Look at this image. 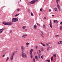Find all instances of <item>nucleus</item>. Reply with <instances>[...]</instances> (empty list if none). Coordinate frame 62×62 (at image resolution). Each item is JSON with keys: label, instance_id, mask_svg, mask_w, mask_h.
I'll use <instances>...</instances> for the list:
<instances>
[{"label": "nucleus", "instance_id": "obj_2", "mask_svg": "<svg viewBox=\"0 0 62 62\" xmlns=\"http://www.w3.org/2000/svg\"><path fill=\"white\" fill-rule=\"evenodd\" d=\"M2 23L3 24L6 25H12L13 24V23H12V22H8L4 21L2 22Z\"/></svg>", "mask_w": 62, "mask_h": 62}, {"label": "nucleus", "instance_id": "obj_18", "mask_svg": "<svg viewBox=\"0 0 62 62\" xmlns=\"http://www.w3.org/2000/svg\"><path fill=\"white\" fill-rule=\"evenodd\" d=\"M53 57L52 56L51 58V61H53Z\"/></svg>", "mask_w": 62, "mask_h": 62}, {"label": "nucleus", "instance_id": "obj_40", "mask_svg": "<svg viewBox=\"0 0 62 62\" xmlns=\"http://www.w3.org/2000/svg\"><path fill=\"white\" fill-rule=\"evenodd\" d=\"M55 37H59V35H56L55 36Z\"/></svg>", "mask_w": 62, "mask_h": 62}, {"label": "nucleus", "instance_id": "obj_41", "mask_svg": "<svg viewBox=\"0 0 62 62\" xmlns=\"http://www.w3.org/2000/svg\"><path fill=\"white\" fill-rule=\"evenodd\" d=\"M27 10L28 11H29V12H30V10H29L27 9Z\"/></svg>", "mask_w": 62, "mask_h": 62}, {"label": "nucleus", "instance_id": "obj_19", "mask_svg": "<svg viewBox=\"0 0 62 62\" xmlns=\"http://www.w3.org/2000/svg\"><path fill=\"white\" fill-rule=\"evenodd\" d=\"M46 62L48 61V62H50V61L49 60H46Z\"/></svg>", "mask_w": 62, "mask_h": 62}, {"label": "nucleus", "instance_id": "obj_25", "mask_svg": "<svg viewBox=\"0 0 62 62\" xmlns=\"http://www.w3.org/2000/svg\"><path fill=\"white\" fill-rule=\"evenodd\" d=\"M43 46H44V47H45V46H46V45H45V44H44L43 45Z\"/></svg>", "mask_w": 62, "mask_h": 62}, {"label": "nucleus", "instance_id": "obj_33", "mask_svg": "<svg viewBox=\"0 0 62 62\" xmlns=\"http://www.w3.org/2000/svg\"><path fill=\"white\" fill-rule=\"evenodd\" d=\"M43 26L44 28H45V25L44 24Z\"/></svg>", "mask_w": 62, "mask_h": 62}, {"label": "nucleus", "instance_id": "obj_31", "mask_svg": "<svg viewBox=\"0 0 62 62\" xmlns=\"http://www.w3.org/2000/svg\"><path fill=\"white\" fill-rule=\"evenodd\" d=\"M33 60L34 61V62H35V58H33Z\"/></svg>", "mask_w": 62, "mask_h": 62}, {"label": "nucleus", "instance_id": "obj_34", "mask_svg": "<svg viewBox=\"0 0 62 62\" xmlns=\"http://www.w3.org/2000/svg\"><path fill=\"white\" fill-rule=\"evenodd\" d=\"M41 58H42V59H43V56H41Z\"/></svg>", "mask_w": 62, "mask_h": 62}, {"label": "nucleus", "instance_id": "obj_29", "mask_svg": "<svg viewBox=\"0 0 62 62\" xmlns=\"http://www.w3.org/2000/svg\"><path fill=\"white\" fill-rule=\"evenodd\" d=\"M31 14L32 16H33V13H31Z\"/></svg>", "mask_w": 62, "mask_h": 62}, {"label": "nucleus", "instance_id": "obj_54", "mask_svg": "<svg viewBox=\"0 0 62 62\" xmlns=\"http://www.w3.org/2000/svg\"><path fill=\"white\" fill-rule=\"evenodd\" d=\"M44 44V43H43L42 44L43 45Z\"/></svg>", "mask_w": 62, "mask_h": 62}, {"label": "nucleus", "instance_id": "obj_47", "mask_svg": "<svg viewBox=\"0 0 62 62\" xmlns=\"http://www.w3.org/2000/svg\"><path fill=\"white\" fill-rule=\"evenodd\" d=\"M12 31L11 30L10 31V33H12Z\"/></svg>", "mask_w": 62, "mask_h": 62}, {"label": "nucleus", "instance_id": "obj_36", "mask_svg": "<svg viewBox=\"0 0 62 62\" xmlns=\"http://www.w3.org/2000/svg\"><path fill=\"white\" fill-rule=\"evenodd\" d=\"M60 44H62V41H60Z\"/></svg>", "mask_w": 62, "mask_h": 62}, {"label": "nucleus", "instance_id": "obj_11", "mask_svg": "<svg viewBox=\"0 0 62 62\" xmlns=\"http://www.w3.org/2000/svg\"><path fill=\"white\" fill-rule=\"evenodd\" d=\"M15 21L16 22H17L18 21V18H15Z\"/></svg>", "mask_w": 62, "mask_h": 62}, {"label": "nucleus", "instance_id": "obj_30", "mask_svg": "<svg viewBox=\"0 0 62 62\" xmlns=\"http://www.w3.org/2000/svg\"><path fill=\"white\" fill-rule=\"evenodd\" d=\"M53 56H54L55 57H56V54H54L53 55Z\"/></svg>", "mask_w": 62, "mask_h": 62}, {"label": "nucleus", "instance_id": "obj_52", "mask_svg": "<svg viewBox=\"0 0 62 62\" xmlns=\"http://www.w3.org/2000/svg\"><path fill=\"white\" fill-rule=\"evenodd\" d=\"M43 43H42V42H41V43H40V44H42Z\"/></svg>", "mask_w": 62, "mask_h": 62}, {"label": "nucleus", "instance_id": "obj_5", "mask_svg": "<svg viewBox=\"0 0 62 62\" xmlns=\"http://www.w3.org/2000/svg\"><path fill=\"white\" fill-rule=\"evenodd\" d=\"M15 55V52H14L11 55V56L10 59L11 60H13L14 58V55Z\"/></svg>", "mask_w": 62, "mask_h": 62}, {"label": "nucleus", "instance_id": "obj_22", "mask_svg": "<svg viewBox=\"0 0 62 62\" xmlns=\"http://www.w3.org/2000/svg\"><path fill=\"white\" fill-rule=\"evenodd\" d=\"M9 57H7V59L6 60V61H8V59H9Z\"/></svg>", "mask_w": 62, "mask_h": 62}, {"label": "nucleus", "instance_id": "obj_6", "mask_svg": "<svg viewBox=\"0 0 62 62\" xmlns=\"http://www.w3.org/2000/svg\"><path fill=\"white\" fill-rule=\"evenodd\" d=\"M35 2L34 1V0H32L31 2H29V4H35Z\"/></svg>", "mask_w": 62, "mask_h": 62}, {"label": "nucleus", "instance_id": "obj_9", "mask_svg": "<svg viewBox=\"0 0 62 62\" xmlns=\"http://www.w3.org/2000/svg\"><path fill=\"white\" fill-rule=\"evenodd\" d=\"M4 28H3L2 29H0V33H2V32H3V30H4Z\"/></svg>", "mask_w": 62, "mask_h": 62}, {"label": "nucleus", "instance_id": "obj_55", "mask_svg": "<svg viewBox=\"0 0 62 62\" xmlns=\"http://www.w3.org/2000/svg\"><path fill=\"white\" fill-rule=\"evenodd\" d=\"M24 38H25V39H26V37H24Z\"/></svg>", "mask_w": 62, "mask_h": 62}, {"label": "nucleus", "instance_id": "obj_45", "mask_svg": "<svg viewBox=\"0 0 62 62\" xmlns=\"http://www.w3.org/2000/svg\"><path fill=\"white\" fill-rule=\"evenodd\" d=\"M39 58H40V59L41 58V57H40V56L39 55Z\"/></svg>", "mask_w": 62, "mask_h": 62}, {"label": "nucleus", "instance_id": "obj_39", "mask_svg": "<svg viewBox=\"0 0 62 62\" xmlns=\"http://www.w3.org/2000/svg\"><path fill=\"white\" fill-rule=\"evenodd\" d=\"M49 11L50 12V11H51V9H49Z\"/></svg>", "mask_w": 62, "mask_h": 62}, {"label": "nucleus", "instance_id": "obj_17", "mask_svg": "<svg viewBox=\"0 0 62 62\" xmlns=\"http://www.w3.org/2000/svg\"><path fill=\"white\" fill-rule=\"evenodd\" d=\"M35 2H37L38 1V0H33Z\"/></svg>", "mask_w": 62, "mask_h": 62}, {"label": "nucleus", "instance_id": "obj_58", "mask_svg": "<svg viewBox=\"0 0 62 62\" xmlns=\"http://www.w3.org/2000/svg\"><path fill=\"white\" fill-rule=\"evenodd\" d=\"M2 39H3V38H2Z\"/></svg>", "mask_w": 62, "mask_h": 62}, {"label": "nucleus", "instance_id": "obj_24", "mask_svg": "<svg viewBox=\"0 0 62 62\" xmlns=\"http://www.w3.org/2000/svg\"><path fill=\"white\" fill-rule=\"evenodd\" d=\"M19 14H16V15H15V17H16V16H18V15H19Z\"/></svg>", "mask_w": 62, "mask_h": 62}, {"label": "nucleus", "instance_id": "obj_26", "mask_svg": "<svg viewBox=\"0 0 62 62\" xmlns=\"http://www.w3.org/2000/svg\"><path fill=\"white\" fill-rule=\"evenodd\" d=\"M50 24H49L52 25V22H51V20H50Z\"/></svg>", "mask_w": 62, "mask_h": 62}, {"label": "nucleus", "instance_id": "obj_56", "mask_svg": "<svg viewBox=\"0 0 62 62\" xmlns=\"http://www.w3.org/2000/svg\"><path fill=\"white\" fill-rule=\"evenodd\" d=\"M45 0H44V1H45Z\"/></svg>", "mask_w": 62, "mask_h": 62}, {"label": "nucleus", "instance_id": "obj_38", "mask_svg": "<svg viewBox=\"0 0 62 62\" xmlns=\"http://www.w3.org/2000/svg\"><path fill=\"white\" fill-rule=\"evenodd\" d=\"M41 51H44L43 49H42V48L41 49Z\"/></svg>", "mask_w": 62, "mask_h": 62}, {"label": "nucleus", "instance_id": "obj_10", "mask_svg": "<svg viewBox=\"0 0 62 62\" xmlns=\"http://www.w3.org/2000/svg\"><path fill=\"white\" fill-rule=\"evenodd\" d=\"M51 44V43L50 42H48V43H46V45L47 46H49V44Z\"/></svg>", "mask_w": 62, "mask_h": 62}, {"label": "nucleus", "instance_id": "obj_46", "mask_svg": "<svg viewBox=\"0 0 62 62\" xmlns=\"http://www.w3.org/2000/svg\"><path fill=\"white\" fill-rule=\"evenodd\" d=\"M39 53H41V51H40V50H39Z\"/></svg>", "mask_w": 62, "mask_h": 62}, {"label": "nucleus", "instance_id": "obj_53", "mask_svg": "<svg viewBox=\"0 0 62 62\" xmlns=\"http://www.w3.org/2000/svg\"><path fill=\"white\" fill-rule=\"evenodd\" d=\"M25 31H26L27 30V29H25Z\"/></svg>", "mask_w": 62, "mask_h": 62}, {"label": "nucleus", "instance_id": "obj_48", "mask_svg": "<svg viewBox=\"0 0 62 62\" xmlns=\"http://www.w3.org/2000/svg\"><path fill=\"white\" fill-rule=\"evenodd\" d=\"M42 37L44 38V36H41Z\"/></svg>", "mask_w": 62, "mask_h": 62}, {"label": "nucleus", "instance_id": "obj_7", "mask_svg": "<svg viewBox=\"0 0 62 62\" xmlns=\"http://www.w3.org/2000/svg\"><path fill=\"white\" fill-rule=\"evenodd\" d=\"M12 22H13V23H14V22H16L15 18H12Z\"/></svg>", "mask_w": 62, "mask_h": 62}, {"label": "nucleus", "instance_id": "obj_8", "mask_svg": "<svg viewBox=\"0 0 62 62\" xmlns=\"http://www.w3.org/2000/svg\"><path fill=\"white\" fill-rule=\"evenodd\" d=\"M53 21L54 23H58V21L56 20H54Z\"/></svg>", "mask_w": 62, "mask_h": 62}, {"label": "nucleus", "instance_id": "obj_21", "mask_svg": "<svg viewBox=\"0 0 62 62\" xmlns=\"http://www.w3.org/2000/svg\"><path fill=\"white\" fill-rule=\"evenodd\" d=\"M60 29L61 30H62V26H61L60 27Z\"/></svg>", "mask_w": 62, "mask_h": 62}, {"label": "nucleus", "instance_id": "obj_42", "mask_svg": "<svg viewBox=\"0 0 62 62\" xmlns=\"http://www.w3.org/2000/svg\"><path fill=\"white\" fill-rule=\"evenodd\" d=\"M46 18V17H44V19H45Z\"/></svg>", "mask_w": 62, "mask_h": 62}, {"label": "nucleus", "instance_id": "obj_50", "mask_svg": "<svg viewBox=\"0 0 62 62\" xmlns=\"http://www.w3.org/2000/svg\"><path fill=\"white\" fill-rule=\"evenodd\" d=\"M58 44L59 45V44H60V43L59 42H58Z\"/></svg>", "mask_w": 62, "mask_h": 62}, {"label": "nucleus", "instance_id": "obj_28", "mask_svg": "<svg viewBox=\"0 0 62 62\" xmlns=\"http://www.w3.org/2000/svg\"><path fill=\"white\" fill-rule=\"evenodd\" d=\"M26 44L27 45H29V44H30L29 43H26Z\"/></svg>", "mask_w": 62, "mask_h": 62}, {"label": "nucleus", "instance_id": "obj_37", "mask_svg": "<svg viewBox=\"0 0 62 62\" xmlns=\"http://www.w3.org/2000/svg\"><path fill=\"white\" fill-rule=\"evenodd\" d=\"M4 56H5V55H2V57H4Z\"/></svg>", "mask_w": 62, "mask_h": 62}, {"label": "nucleus", "instance_id": "obj_3", "mask_svg": "<svg viewBox=\"0 0 62 62\" xmlns=\"http://www.w3.org/2000/svg\"><path fill=\"white\" fill-rule=\"evenodd\" d=\"M56 3L57 4V7L58 9H59L60 11V6L58 5V2H59V0H56Z\"/></svg>", "mask_w": 62, "mask_h": 62}, {"label": "nucleus", "instance_id": "obj_57", "mask_svg": "<svg viewBox=\"0 0 62 62\" xmlns=\"http://www.w3.org/2000/svg\"><path fill=\"white\" fill-rule=\"evenodd\" d=\"M20 1H21V0H19Z\"/></svg>", "mask_w": 62, "mask_h": 62}, {"label": "nucleus", "instance_id": "obj_27", "mask_svg": "<svg viewBox=\"0 0 62 62\" xmlns=\"http://www.w3.org/2000/svg\"><path fill=\"white\" fill-rule=\"evenodd\" d=\"M36 24H37V25H39V26H40V25H39V24L38 23H36Z\"/></svg>", "mask_w": 62, "mask_h": 62}, {"label": "nucleus", "instance_id": "obj_43", "mask_svg": "<svg viewBox=\"0 0 62 62\" xmlns=\"http://www.w3.org/2000/svg\"><path fill=\"white\" fill-rule=\"evenodd\" d=\"M38 46H37L36 47V49H38Z\"/></svg>", "mask_w": 62, "mask_h": 62}, {"label": "nucleus", "instance_id": "obj_44", "mask_svg": "<svg viewBox=\"0 0 62 62\" xmlns=\"http://www.w3.org/2000/svg\"><path fill=\"white\" fill-rule=\"evenodd\" d=\"M17 11H20V9H17Z\"/></svg>", "mask_w": 62, "mask_h": 62}, {"label": "nucleus", "instance_id": "obj_1", "mask_svg": "<svg viewBox=\"0 0 62 62\" xmlns=\"http://www.w3.org/2000/svg\"><path fill=\"white\" fill-rule=\"evenodd\" d=\"M21 48L22 51V56L24 58H26V54L23 53V52H24V50L25 49L24 48V46H21Z\"/></svg>", "mask_w": 62, "mask_h": 62}, {"label": "nucleus", "instance_id": "obj_20", "mask_svg": "<svg viewBox=\"0 0 62 62\" xmlns=\"http://www.w3.org/2000/svg\"><path fill=\"white\" fill-rule=\"evenodd\" d=\"M38 57V56H36L35 57V59H37Z\"/></svg>", "mask_w": 62, "mask_h": 62}, {"label": "nucleus", "instance_id": "obj_35", "mask_svg": "<svg viewBox=\"0 0 62 62\" xmlns=\"http://www.w3.org/2000/svg\"><path fill=\"white\" fill-rule=\"evenodd\" d=\"M40 11H42V8L40 9Z\"/></svg>", "mask_w": 62, "mask_h": 62}, {"label": "nucleus", "instance_id": "obj_14", "mask_svg": "<svg viewBox=\"0 0 62 62\" xmlns=\"http://www.w3.org/2000/svg\"><path fill=\"white\" fill-rule=\"evenodd\" d=\"M27 36V35L26 34V35H24L23 36H22V38L23 37V38H24L25 37H26Z\"/></svg>", "mask_w": 62, "mask_h": 62}, {"label": "nucleus", "instance_id": "obj_12", "mask_svg": "<svg viewBox=\"0 0 62 62\" xmlns=\"http://www.w3.org/2000/svg\"><path fill=\"white\" fill-rule=\"evenodd\" d=\"M41 33H42V34H41V36H43V31H41Z\"/></svg>", "mask_w": 62, "mask_h": 62}, {"label": "nucleus", "instance_id": "obj_51", "mask_svg": "<svg viewBox=\"0 0 62 62\" xmlns=\"http://www.w3.org/2000/svg\"><path fill=\"white\" fill-rule=\"evenodd\" d=\"M52 16L53 17H54V15H52Z\"/></svg>", "mask_w": 62, "mask_h": 62}, {"label": "nucleus", "instance_id": "obj_15", "mask_svg": "<svg viewBox=\"0 0 62 62\" xmlns=\"http://www.w3.org/2000/svg\"><path fill=\"white\" fill-rule=\"evenodd\" d=\"M22 28L23 29H25V28H26V26H23L22 27Z\"/></svg>", "mask_w": 62, "mask_h": 62}, {"label": "nucleus", "instance_id": "obj_4", "mask_svg": "<svg viewBox=\"0 0 62 62\" xmlns=\"http://www.w3.org/2000/svg\"><path fill=\"white\" fill-rule=\"evenodd\" d=\"M33 49L32 48L31 49V50H30V54H31V58H33V54H32V52H33Z\"/></svg>", "mask_w": 62, "mask_h": 62}, {"label": "nucleus", "instance_id": "obj_23", "mask_svg": "<svg viewBox=\"0 0 62 62\" xmlns=\"http://www.w3.org/2000/svg\"><path fill=\"white\" fill-rule=\"evenodd\" d=\"M54 10L55 11H56L57 10V8H54Z\"/></svg>", "mask_w": 62, "mask_h": 62}, {"label": "nucleus", "instance_id": "obj_13", "mask_svg": "<svg viewBox=\"0 0 62 62\" xmlns=\"http://www.w3.org/2000/svg\"><path fill=\"white\" fill-rule=\"evenodd\" d=\"M33 27H34V29H37V26H36V25H34V26H33Z\"/></svg>", "mask_w": 62, "mask_h": 62}, {"label": "nucleus", "instance_id": "obj_49", "mask_svg": "<svg viewBox=\"0 0 62 62\" xmlns=\"http://www.w3.org/2000/svg\"><path fill=\"white\" fill-rule=\"evenodd\" d=\"M60 24H61V25H62V22H61V23H60Z\"/></svg>", "mask_w": 62, "mask_h": 62}, {"label": "nucleus", "instance_id": "obj_32", "mask_svg": "<svg viewBox=\"0 0 62 62\" xmlns=\"http://www.w3.org/2000/svg\"><path fill=\"white\" fill-rule=\"evenodd\" d=\"M49 25L51 27V28H52V25L49 24Z\"/></svg>", "mask_w": 62, "mask_h": 62}, {"label": "nucleus", "instance_id": "obj_16", "mask_svg": "<svg viewBox=\"0 0 62 62\" xmlns=\"http://www.w3.org/2000/svg\"><path fill=\"white\" fill-rule=\"evenodd\" d=\"M50 49V46H49L48 47H47V51H48V50H49Z\"/></svg>", "mask_w": 62, "mask_h": 62}]
</instances>
